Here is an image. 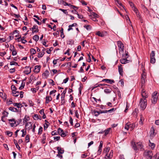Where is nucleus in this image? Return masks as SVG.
Listing matches in <instances>:
<instances>
[{
  "mask_svg": "<svg viewBox=\"0 0 159 159\" xmlns=\"http://www.w3.org/2000/svg\"><path fill=\"white\" fill-rule=\"evenodd\" d=\"M132 145L133 149L135 151L139 150H142L143 149V146L142 143L141 142H137L136 143L132 142Z\"/></svg>",
  "mask_w": 159,
  "mask_h": 159,
  "instance_id": "obj_1",
  "label": "nucleus"
},
{
  "mask_svg": "<svg viewBox=\"0 0 159 159\" xmlns=\"http://www.w3.org/2000/svg\"><path fill=\"white\" fill-rule=\"evenodd\" d=\"M139 106L142 110H144L147 106V100L146 99L141 98L140 99Z\"/></svg>",
  "mask_w": 159,
  "mask_h": 159,
  "instance_id": "obj_2",
  "label": "nucleus"
},
{
  "mask_svg": "<svg viewBox=\"0 0 159 159\" xmlns=\"http://www.w3.org/2000/svg\"><path fill=\"white\" fill-rule=\"evenodd\" d=\"M153 155L152 151H145L144 153V156L147 159H151Z\"/></svg>",
  "mask_w": 159,
  "mask_h": 159,
  "instance_id": "obj_3",
  "label": "nucleus"
},
{
  "mask_svg": "<svg viewBox=\"0 0 159 159\" xmlns=\"http://www.w3.org/2000/svg\"><path fill=\"white\" fill-rule=\"evenodd\" d=\"M98 15L93 12L90 11V19L94 21H97L96 18L98 17Z\"/></svg>",
  "mask_w": 159,
  "mask_h": 159,
  "instance_id": "obj_4",
  "label": "nucleus"
},
{
  "mask_svg": "<svg viewBox=\"0 0 159 159\" xmlns=\"http://www.w3.org/2000/svg\"><path fill=\"white\" fill-rule=\"evenodd\" d=\"M155 53L154 51H152L151 53L150 54V62L151 63L154 64L155 63L156 61V59L155 57Z\"/></svg>",
  "mask_w": 159,
  "mask_h": 159,
  "instance_id": "obj_5",
  "label": "nucleus"
},
{
  "mask_svg": "<svg viewBox=\"0 0 159 159\" xmlns=\"http://www.w3.org/2000/svg\"><path fill=\"white\" fill-rule=\"evenodd\" d=\"M118 46L119 48V53L123 52L124 50V48L123 44L120 41L117 42Z\"/></svg>",
  "mask_w": 159,
  "mask_h": 159,
  "instance_id": "obj_6",
  "label": "nucleus"
},
{
  "mask_svg": "<svg viewBox=\"0 0 159 159\" xmlns=\"http://www.w3.org/2000/svg\"><path fill=\"white\" fill-rule=\"evenodd\" d=\"M157 92H155L152 95V97L151 99L152 102L153 104H155L157 102Z\"/></svg>",
  "mask_w": 159,
  "mask_h": 159,
  "instance_id": "obj_7",
  "label": "nucleus"
},
{
  "mask_svg": "<svg viewBox=\"0 0 159 159\" xmlns=\"http://www.w3.org/2000/svg\"><path fill=\"white\" fill-rule=\"evenodd\" d=\"M146 78V73L144 72L143 71L141 76V86H143V84L145 82V79Z\"/></svg>",
  "mask_w": 159,
  "mask_h": 159,
  "instance_id": "obj_8",
  "label": "nucleus"
},
{
  "mask_svg": "<svg viewBox=\"0 0 159 159\" xmlns=\"http://www.w3.org/2000/svg\"><path fill=\"white\" fill-rule=\"evenodd\" d=\"M8 121L10 122H12V123H10L11 126L12 127L16 126L19 124V123H16V121L14 119H11L8 120Z\"/></svg>",
  "mask_w": 159,
  "mask_h": 159,
  "instance_id": "obj_9",
  "label": "nucleus"
},
{
  "mask_svg": "<svg viewBox=\"0 0 159 159\" xmlns=\"http://www.w3.org/2000/svg\"><path fill=\"white\" fill-rule=\"evenodd\" d=\"M38 26L36 25H34L33 26V27L30 28V30H32V33L34 34V33H38L39 31V30L38 29Z\"/></svg>",
  "mask_w": 159,
  "mask_h": 159,
  "instance_id": "obj_10",
  "label": "nucleus"
},
{
  "mask_svg": "<svg viewBox=\"0 0 159 159\" xmlns=\"http://www.w3.org/2000/svg\"><path fill=\"white\" fill-rule=\"evenodd\" d=\"M58 133L61 135V137H64L66 135V134L65 133L63 130L60 128H59L57 130Z\"/></svg>",
  "mask_w": 159,
  "mask_h": 159,
  "instance_id": "obj_11",
  "label": "nucleus"
},
{
  "mask_svg": "<svg viewBox=\"0 0 159 159\" xmlns=\"http://www.w3.org/2000/svg\"><path fill=\"white\" fill-rule=\"evenodd\" d=\"M96 34L97 35L99 36L103 37L106 35L107 32L106 31L101 32L100 31H98L96 32Z\"/></svg>",
  "mask_w": 159,
  "mask_h": 159,
  "instance_id": "obj_12",
  "label": "nucleus"
},
{
  "mask_svg": "<svg viewBox=\"0 0 159 159\" xmlns=\"http://www.w3.org/2000/svg\"><path fill=\"white\" fill-rule=\"evenodd\" d=\"M102 144H103V142H102V141H101L100 142V145H99V148H98L99 149L98 150V155H100L101 152L102 150Z\"/></svg>",
  "mask_w": 159,
  "mask_h": 159,
  "instance_id": "obj_13",
  "label": "nucleus"
},
{
  "mask_svg": "<svg viewBox=\"0 0 159 159\" xmlns=\"http://www.w3.org/2000/svg\"><path fill=\"white\" fill-rule=\"evenodd\" d=\"M120 61L122 64H125L129 63L130 61L127 60L126 58H124L120 60Z\"/></svg>",
  "mask_w": 159,
  "mask_h": 159,
  "instance_id": "obj_14",
  "label": "nucleus"
},
{
  "mask_svg": "<svg viewBox=\"0 0 159 159\" xmlns=\"http://www.w3.org/2000/svg\"><path fill=\"white\" fill-rule=\"evenodd\" d=\"M41 66H36L34 67V72L35 73H38L40 70Z\"/></svg>",
  "mask_w": 159,
  "mask_h": 159,
  "instance_id": "obj_15",
  "label": "nucleus"
},
{
  "mask_svg": "<svg viewBox=\"0 0 159 159\" xmlns=\"http://www.w3.org/2000/svg\"><path fill=\"white\" fill-rule=\"evenodd\" d=\"M118 71L119 73L120 74L122 75L123 73V69L122 67V65H120L118 66Z\"/></svg>",
  "mask_w": 159,
  "mask_h": 159,
  "instance_id": "obj_16",
  "label": "nucleus"
},
{
  "mask_svg": "<svg viewBox=\"0 0 159 159\" xmlns=\"http://www.w3.org/2000/svg\"><path fill=\"white\" fill-rule=\"evenodd\" d=\"M49 73L48 70H46L43 74V77L44 78H47L49 75Z\"/></svg>",
  "mask_w": 159,
  "mask_h": 159,
  "instance_id": "obj_17",
  "label": "nucleus"
},
{
  "mask_svg": "<svg viewBox=\"0 0 159 159\" xmlns=\"http://www.w3.org/2000/svg\"><path fill=\"white\" fill-rule=\"evenodd\" d=\"M57 149L58 150V154H63L64 153V150L61 148L57 147Z\"/></svg>",
  "mask_w": 159,
  "mask_h": 159,
  "instance_id": "obj_18",
  "label": "nucleus"
},
{
  "mask_svg": "<svg viewBox=\"0 0 159 159\" xmlns=\"http://www.w3.org/2000/svg\"><path fill=\"white\" fill-rule=\"evenodd\" d=\"M150 136L152 137H153L155 136L154 130L153 127L151 128L150 132Z\"/></svg>",
  "mask_w": 159,
  "mask_h": 159,
  "instance_id": "obj_19",
  "label": "nucleus"
},
{
  "mask_svg": "<svg viewBox=\"0 0 159 159\" xmlns=\"http://www.w3.org/2000/svg\"><path fill=\"white\" fill-rule=\"evenodd\" d=\"M25 127L26 129H31L32 128V124L30 122L27 123L25 125Z\"/></svg>",
  "mask_w": 159,
  "mask_h": 159,
  "instance_id": "obj_20",
  "label": "nucleus"
},
{
  "mask_svg": "<svg viewBox=\"0 0 159 159\" xmlns=\"http://www.w3.org/2000/svg\"><path fill=\"white\" fill-rule=\"evenodd\" d=\"M52 100V98L51 97H50L49 96H47L46 98V102L45 103H48L50 102Z\"/></svg>",
  "mask_w": 159,
  "mask_h": 159,
  "instance_id": "obj_21",
  "label": "nucleus"
},
{
  "mask_svg": "<svg viewBox=\"0 0 159 159\" xmlns=\"http://www.w3.org/2000/svg\"><path fill=\"white\" fill-rule=\"evenodd\" d=\"M144 118L142 115H141L140 120L139 121V124L141 125H143V121L144 120Z\"/></svg>",
  "mask_w": 159,
  "mask_h": 159,
  "instance_id": "obj_22",
  "label": "nucleus"
},
{
  "mask_svg": "<svg viewBox=\"0 0 159 159\" xmlns=\"http://www.w3.org/2000/svg\"><path fill=\"white\" fill-rule=\"evenodd\" d=\"M9 110H11L12 111L14 112H18V110L16 108H15L13 107H11L9 108Z\"/></svg>",
  "mask_w": 159,
  "mask_h": 159,
  "instance_id": "obj_23",
  "label": "nucleus"
},
{
  "mask_svg": "<svg viewBox=\"0 0 159 159\" xmlns=\"http://www.w3.org/2000/svg\"><path fill=\"white\" fill-rule=\"evenodd\" d=\"M13 105L14 106H16L17 107L19 108L22 107V106L21 103H14L13 104Z\"/></svg>",
  "mask_w": 159,
  "mask_h": 159,
  "instance_id": "obj_24",
  "label": "nucleus"
},
{
  "mask_svg": "<svg viewBox=\"0 0 159 159\" xmlns=\"http://www.w3.org/2000/svg\"><path fill=\"white\" fill-rule=\"evenodd\" d=\"M149 146L151 148L153 149L155 147V144L153 143H152L150 142V141L149 140Z\"/></svg>",
  "mask_w": 159,
  "mask_h": 159,
  "instance_id": "obj_25",
  "label": "nucleus"
},
{
  "mask_svg": "<svg viewBox=\"0 0 159 159\" xmlns=\"http://www.w3.org/2000/svg\"><path fill=\"white\" fill-rule=\"evenodd\" d=\"M33 39L36 41H37L39 39V37L38 35H36L33 37Z\"/></svg>",
  "mask_w": 159,
  "mask_h": 159,
  "instance_id": "obj_26",
  "label": "nucleus"
},
{
  "mask_svg": "<svg viewBox=\"0 0 159 159\" xmlns=\"http://www.w3.org/2000/svg\"><path fill=\"white\" fill-rule=\"evenodd\" d=\"M92 113L95 116H98L100 114L99 112L94 111H92Z\"/></svg>",
  "mask_w": 159,
  "mask_h": 159,
  "instance_id": "obj_27",
  "label": "nucleus"
},
{
  "mask_svg": "<svg viewBox=\"0 0 159 159\" xmlns=\"http://www.w3.org/2000/svg\"><path fill=\"white\" fill-rule=\"evenodd\" d=\"M111 91V89H104V91L105 93H109Z\"/></svg>",
  "mask_w": 159,
  "mask_h": 159,
  "instance_id": "obj_28",
  "label": "nucleus"
},
{
  "mask_svg": "<svg viewBox=\"0 0 159 159\" xmlns=\"http://www.w3.org/2000/svg\"><path fill=\"white\" fill-rule=\"evenodd\" d=\"M45 140H46V135H45V134L44 133L43 134V139H42V142L43 143H45Z\"/></svg>",
  "mask_w": 159,
  "mask_h": 159,
  "instance_id": "obj_29",
  "label": "nucleus"
},
{
  "mask_svg": "<svg viewBox=\"0 0 159 159\" xmlns=\"http://www.w3.org/2000/svg\"><path fill=\"white\" fill-rule=\"evenodd\" d=\"M44 54V52H40L38 54V57L39 58L43 56Z\"/></svg>",
  "mask_w": 159,
  "mask_h": 159,
  "instance_id": "obj_30",
  "label": "nucleus"
},
{
  "mask_svg": "<svg viewBox=\"0 0 159 159\" xmlns=\"http://www.w3.org/2000/svg\"><path fill=\"white\" fill-rule=\"evenodd\" d=\"M6 134L7 135H8L9 137H11L12 136L13 133L12 132H11L9 131H7L6 132Z\"/></svg>",
  "mask_w": 159,
  "mask_h": 159,
  "instance_id": "obj_31",
  "label": "nucleus"
},
{
  "mask_svg": "<svg viewBox=\"0 0 159 159\" xmlns=\"http://www.w3.org/2000/svg\"><path fill=\"white\" fill-rule=\"evenodd\" d=\"M141 6L143 9L144 10V11L146 12L148 11V9L144 5L141 4Z\"/></svg>",
  "mask_w": 159,
  "mask_h": 159,
  "instance_id": "obj_32",
  "label": "nucleus"
},
{
  "mask_svg": "<svg viewBox=\"0 0 159 159\" xmlns=\"http://www.w3.org/2000/svg\"><path fill=\"white\" fill-rule=\"evenodd\" d=\"M14 143L16 146V148H17L18 149L20 150V148L19 147V146L18 145L17 142L16 140L15 139H14Z\"/></svg>",
  "mask_w": 159,
  "mask_h": 159,
  "instance_id": "obj_33",
  "label": "nucleus"
},
{
  "mask_svg": "<svg viewBox=\"0 0 159 159\" xmlns=\"http://www.w3.org/2000/svg\"><path fill=\"white\" fill-rule=\"evenodd\" d=\"M129 128L131 129V130H132L135 127V125L133 124H129Z\"/></svg>",
  "mask_w": 159,
  "mask_h": 159,
  "instance_id": "obj_34",
  "label": "nucleus"
},
{
  "mask_svg": "<svg viewBox=\"0 0 159 159\" xmlns=\"http://www.w3.org/2000/svg\"><path fill=\"white\" fill-rule=\"evenodd\" d=\"M45 121L47 123H45V125H44V129H47L49 124V123L46 120H45Z\"/></svg>",
  "mask_w": 159,
  "mask_h": 159,
  "instance_id": "obj_35",
  "label": "nucleus"
},
{
  "mask_svg": "<svg viewBox=\"0 0 159 159\" xmlns=\"http://www.w3.org/2000/svg\"><path fill=\"white\" fill-rule=\"evenodd\" d=\"M141 95L142 97L143 98V99L145 98L146 99L147 97V95L146 94V93H141Z\"/></svg>",
  "mask_w": 159,
  "mask_h": 159,
  "instance_id": "obj_36",
  "label": "nucleus"
},
{
  "mask_svg": "<svg viewBox=\"0 0 159 159\" xmlns=\"http://www.w3.org/2000/svg\"><path fill=\"white\" fill-rule=\"evenodd\" d=\"M30 52L32 54H34L36 53V51L34 49L31 48L30 49Z\"/></svg>",
  "mask_w": 159,
  "mask_h": 159,
  "instance_id": "obj_37",
  "label": "nucleus"
},
{
  "mask_svg": "<svg viewBox=\"0 0 159 159\" xmlns=\"http://www.w3.org/2000/svg\"><path fill=\"white\" fill-rule=\"evenodd\" d=\"M21 131L22 132V137H24L26 134V132L25 130L24 129H23L21 130Z\"/></svg>",
  "mask_w": 159,
  "mask_h": 159,
  "instance_id": "obj_38",
  "label": "nucleus"
},
{
  "mask_svg": "<svg viewBox=\"0 0 159 159\" xmlns=\"http://www.w3.org/2000/svg\"><path fill=\"white\" fill-rule=\"evenodd\" d=\"M10 65H15L16 66L18 65V63L17 62L12 61H11L10 63Z\"/></svg>",
  "mask_w": 159,
  "mask_h": 159,
  "instance_id": "obj_39",
  "label": "nucleus"
},
{
  "mask_svg": "<svg viewBox=\"0 0 159 159\" xmlns=\"http://www.w3.org/2000/svg\"><path fill=\"white\" fill-rule=\"evenodd\" d=\"M3 117H6L7 116H8V113L5 111H4L3 113Z\"/></svg>",
  "mask_w": 159,
  "mask_h": 159,
  "instance_id": "obj_40",
  "label": "nucleus"
},
{
  "mask_svg": "<svg viewBox=\"0 0 159 159\" xmlns=\"http://www.w3.org/2000/svg\"><path fill=\"white\" fill-rule=\"evenodd\" d=\"M29 137L28 135H27L26 136V137L25 138V141H26L27 142H28L29 141Z\"/></svg>",
  "mask_w": 159,
  "mask_h": 159,
  "instance_id": "obj_41",
  "label": "nucleus"
},
{
  "mask_svg": "<svg viewBox=\"0 0 159 159\" xmlns=\"http://www.w3.org/2000/svg\"><path fill=\"white\" fill-rule=\"evenodd\" d=\"M61 37L62 38H64L65 36L64 35V34H63V29L62 28H61Z\"/></svg>",
  "mask_w": 159,
  "mask_h": 159,
  "instance_id": "obj_42",
  "label": "nucleus"
},
{
  "mask_svg": "<svg viewBox=\"0 0 159 159\" xmlns=\"http://www.w3.org/2000/svg\"><path fill=\"white\" fill-rule=\"evenodd\" d=\"M113 152L112 151H111V152H110L109 155V156L107 155V156L108 157H109V158H111L113 156Z\"/></svg>",
  "mask_w": 159,
  "mask_h": 159,
  "instance_id": "obj_43",
  "label": "nucleus"
},
{
  "mask_svg": "<svg viewBox=\"0 0 159 159\" xmlns=\"http://www.w3.org/2000/svg\"><path fill=\"white\" fill-rule=\"evenodd\" d=\"M59 10L61 11H62L65 14H67L68 13V12L67 11V10H64V9H59Z\"/></svg>",
  "mask_w": 159,
  "mask_h": 159,
  "instance_id": "obj_44",
  "label": "nucleus"
},
{
  "mask_svg": "<svg viewBox=\"0 0 159 159\" xmlns=\"http://www.w3.org/2000/svg\"><path fill=\"white\" fill-rule=\"evenodd\" d=\"M33 118L35 120L39 119V116L37 114L34 115L33 116Z\"/></svg>",
  "mask_w": 159,
  "mask_h": 159,
  "instance_id": "obj_45",
  "label": "nucleus"
},
{
  "mask_svg": "<svg viewBox=\"0 0 159 159\" xmlns=\"http://www.w3.org/2000/svg\"><path fill=\"white\" fill-rule=\"evenodd\" d=\"M125 129L128 130L129 128V124L128 123H126L125 125Z\"/></svg>",
  "mask_w": 159,
  "mask_h": 159,
  "instance_id": "obj_46",
  "label": "nucleus"
},
{
  "mask_svg": "<svg viewBox=\"0 0 159 159\" xmlns=\"http://www.w3.org/2000/svg\"><path fill=\"white\" fill-rule=\"evenodd\" d=\"M21 84L22 85L19 88V89H22L24 88V86L25 85V83H23V82H22Z\"/></svg>",
  "mask_w": 159,
  "mask_h": 159,
  "instance_id": "obj_47",
  "label": "nucleus"
},
{
  "mask_svg": "<svg viewBox=\"0 0 159 159\" xmlns=\"http://www.w3.org/2000/svg\"><path fill=\"white\" fill-rule=\"evenodd\" d=\"M110 129H111V128H109L105 130V134L106 135L107 134H108L109 133V131H110Z\"/></svg>",
  "mask_w": 159,
  "mask_h": 159,
  "instance_id": "obj_48",
  "label": "nucleus"
},
{
  "mask_svg": "<svg viewBox=\"0 0 159 159\" xmlns=\"http://www.w3.org/2000/svg\"><path fill=\"white\" fill-rule=\"evenodd\" d=\"M42 129L43 128L42 127H40L39 128L38 131L39 134H41L42 133Z\"/></svg>",
  "mask_w": 159,
  "mask_h": 159,
  "instance_id": "obj_49",
  "label": "nucleus"
},
{
  "mask_svg": "<svg viewBox=\"0 0 159 159\" xmlns=\"http://www.w3.org/2000/svg\"><path fill=\"white\" fill-rule=\"evenodd\" d=\"M111 80H110L107 79H104L102 80V81H105L106 82H107V83H109L111 82Z\"/></svg>",
  "mask_w": 159,
  "mask_h": 159,
  "instance_id": "obj_50",
  "label": "nucleus"
},
{
  "mask_svg": "<svg viewBox=\"0 0 159 159\" xmlns=\"http://www.w3.org/2000/svg\"><path fill=\"white\" fill-rule=\"evenodd\" d=\"M76 13L77 14V15L78 16V17L79 18L82 19V18H83V16L82 15H79V14L76 11Z\"/></svg>",
  "mask_w": 159,
  "mask_h": 159,
  "instance_id": "obj_51",
  "label": "nucleus"
},
{
  "mask_svg": "<svg viewBox=\"0 0 159 159\" xmlns=\"http://www.w3.org/2000/svg\"><path fill=\"white\" fill-rule=\"evenodd\" d=\"M6 40L5 38H0V43H2L6 41Z\"/></svg>",
  "mask_w": 159,
  "mask_h": 159,
  "instance_id": "obj_52",
  "label": "nucleus"
},
{
  "mask_svg": "<svg viewBox=\"0 0 159 159\" xmlns=\"http://www.w3.org/2000/svg\"><path fill=\"white\" fill-rule=\"evenodd\" d=\"M20 93L19 92L17 91L15 92V93L13 95L15 97H18Z\"/></svg>",
  "mask_w": 159,
  "mask_h": 159,
  "instance_id": "obj_53",
  "label": "nucleus"
},
{
  "mask_svg": "<svg viewBox=\"0 0 159 159\" xmlns=\"http://www.w3.org/2000/svg\"><path fill=\"white\" fill-rule=\"evenodd\" d=\"M60 136H54L53 137L54 139V140H56L57 141H58L60 139Z\"/></svg>",
  "mask_w": 159,
  "mask_h": 159,
  "instance_id": "obj_54",
  "label": "nucleus"
},
{
  "mask_svg": "<svg viewBox=\"0 0 159 159\" xmlns=\"http://www.w3.org/2000/svg\"><path fill=\"white\" fill-rule=\"evenodd\" d=\"M6 53V52H0V56L2 57Z\"/></svg>",
  "mask_w": 159,
  "mask_h": 159,
  "instance_id": "obj_55",
  "label": "nucleus"
},
{
  "mask_svg": "<svg viewBox=\"0 0 159 159\" xmlns=\"http://www.w3.org/2000/svg\"><path fill=\"white\" fill-rule=\"evenodd\" d=\"M56 92V90H53L52 91H51L50 93V95H52V94H54V95L55 96L54 93Z\"/></svg>",
  "mask_w": 159,
  "mask_h": 159,
  "instance_id": "obj_56",
  "label": "nucleus"
},
{
  "mask_svg": "<svg viewBox=\"0 0 159 159\" xmlns=\"http://www.w3.org/2000/svg\"><path fill=\"white\" fill-rule=\"evenodd\" d=\"M49 81L50 83L52 85H55V84H54V82L52 80L50 79L49 80Z\"/></svg>",
  "mask_w": 159,
  "mask_h": 159,
  "instance_id": "obj_57",
  "label": "nucleus"
},
{
  "mask_svg": "<svg viewBox=\"0 0 159 159\" xmlns=\"http://www.w3.org/2000/svg\"><path fill=\"white\" fill-rule=\"evenodd\" d=\"M75 113L76 116L77 117V118H78L79 116V114L78 113V111L77 110H76L75 111Z\"/></svg>",
  "mask_w": 159,
  "mask_h": 159,
  "instance_id": "obj_58",
  "label": "nucleus"
},
{
  "mask_svg": "<svg viewBox=\"0 0 159 159\" xmlns=\"http://www.w3.org/2000/svg\"><path fill=\"white\" fill-rule=\"evenodd\" d=\"M18 39H20L21 40V42L23 43H25L27 42V41L26 40H25L24 39H22V38H19Z\"/></svg>",
  "mask_w": 159,
  "mask_h": 159,
  "instance_id": "obj_59",
  "label": "nucleus"
},
{
  "mask_svg": "<svg viewBox=\"0 0 159 159\" xmlns=\"http://www.w3.org/2000/svg\"><path fill=\"white\" fill-rule=\"evenodd\" d=\"M92 60L93 61H95L96 60L93 56H92V59H91V57H90V62L91 61H92Z\"/></svg>",
  "mask_w": 159,
  "mask_h": 159,
  "instance_id": "obj_60",
  "label": "nucleus"
},
{
  "mask_svg": "<svg viewBox=\"0 0 159 159\" xmlns=\"http://www.w3.org/2000/svg\"><path fill=\"white\" fill-rule=\"evenodd\" d=\"M12 51V55L13 56H15L17 54L16 52L14 50H13Z\"/></svg>",
  "mask_w": 159,
  "mask_h": 159,
  "instance_id": "obj_61",
  "label": "nucleus"
},
{
  "mask_svg": "<svg viewBox=\"0 0 159 159\" xmlns=\"http://www.w3.org/2000/svg\"><path fill=\"white\" fill-rule=\"evenodd\" d=\"M133 11H134V12L136 13L138 11V10L137 9L135 8L134 7H132Z\"/></svg>",
  "mask_w": 159,
  "mask_h": 159,
  "instance_id": "obj_62",
  "label": "nucleus"
},
{
  "mask_svg": "<svg viewBox=\"0 0 159 159\" xmlns=\"http://www.w3.org/2000/svg\"><path fill=\"white\" fill-rule=\"evenodd\" d=\"M66 89L65 90H64L61 94V95L63 96V97H65V95L66 93Z\"/></svg>",
  "mask_w": 159,
  "mask_h": 159,
  "instance_id": "obj_63",
  "label": "nucleus"
},
{
  "mask_svg": "<svg viewBox=\"0 0 159 159\" xmlns=\"http://www.w3.org/2000/svg\"><path fill=\"white\" fill-rule=\"evenodd\" d=\"M11 89L12 90H16V88L15 86L14 85H12L11 86Z\"/></svg>",
  "mask_w": 159,
  "mask_h": 159,
  "instance_id": "obj_64",
  "label": "nucleus"
}]
</instances>
